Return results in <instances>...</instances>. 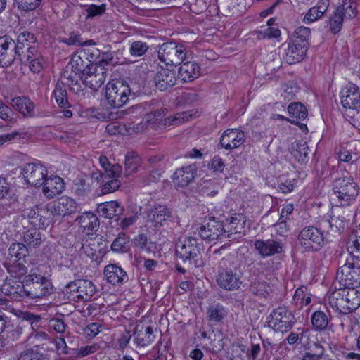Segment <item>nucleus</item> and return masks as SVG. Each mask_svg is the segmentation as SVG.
<instances>
[{
    "label": "nucleus",
    "mask_w": 360,
    "mask_h": 360,
    "mask_svg": "<svg viewBox=\"0 0 360 360\" xmlns=\"http://www.w3.org/2000/svg\"><path fill=\"white\" fill-rule=\"evenodd\" d=\"M22 284V287L18 286L15 289L6 283L2 286V290L14 300H20L23 297L41 299L49 296L53 290L52 283L49 278L35 273L25 276Z\"/></svg>",
    "instance_id": "f257e3e1"
},
{
    "label": "nucleus",
    "mask_w": 360,
    "mask_h": 360,
    "mask_svg": "<svg viewBox=\"0 0 360 360\" xmlns=\"http://www.w3.org/2000/svg\"><path fill=\"white\" fill-rule=\"evenodd\" d=\"M243 273L233 261V257L228 256L221 259L216 275L217 285L227 291L238 290L243 284Z\"/></svg>",
    "instance_id": "f03ea898"
},
{
    "label": "nucleus",
    "mask_w": 360,
    "mask_h": 360,
    "mask_svg": "<svg viewBox=\"0 0 360 360\" xmlns=\"http://www.w3.org/2000/svg\"><path fill=\"white\" fill-rule=\"evenodd\" d=\"M328 301L333 308L346 314L360 306V293L354 288L339 289L329 295Z\"/></svg>",
    "instance_id": "7ed1b4c3"
},
{
    "label": "nucleus",
    "mask_w": 360,
    "mask_h": 360,
    "mask_svg": "<svg viewBox=\"0 0 360 360\" xmlns=\"http://www.w3.org/2000/svg\"><path fill=\"white\" fill-rule=\"evenodd\" d=\"M35 35L27 30L22 32L17 37L15 54L19 57L20 60L25 64L28 63L34 58L41 57L37 46Z\"/></svg>",
    "instance_id": "20e7f679"
},
{
    "label": "nucleus",
    "mask_w": 360,
    "mask_h": 360,
    "mask_svg": "<svg viewBox=\"0 0 360 360\" xmlns=\"http://www.w3.org/2000/svg\"><path fill=\"white\" fill-rule=\"evenodd\" d=\"M187 54L185 45L175 41L163 43L158 51V58L166 65H180L184 61Z\"/></svg>",
    "instance_id": "39448f33"
},
{
    "label": "nucleus",
    "mask_w": 360,
    "mask_h": 360,
    "mask_svg": "<svg viewBox=\"0 0 360 360\" xmlns=\"http://www.w3.org/2000/svg\"><path fill=\"white\" fill-rule=\"evenodd\" d=\"M131 89L128 84L115 80L108 83L105 89V98L113 108L122 107L129 100Z\"/></svg>",
    "instance_id": "423d86ee"
},
{
    "label": "nucleus",
    "mask_w": 360,
    "mask_h": 360,
    "mask_svg": "<svg viewBox=\"0 0 360 360\" xmlns=\"http://www.w3.org/2000/svg\"><path fill=\"white\" fill-rule=\"evenodd\" d=\"M333 191L340 205H349L358 195L359 188L351 177L337 179L333 182Z\"/></svg>",
    "instance_id": "0eeeda50"
},
{
    "label": "nucleus",
    "mask_w": 360,
    "mask_h": 360,
    "mask_svg": "<svg viewBox=\"0 0 360 360\" xmlns=\"http://www.w3.org/2000/svg\"><path fill=\"white\" fill-rule=\"evenodd\" d=\"M204 250L202 243L195 237L190 236L179 240L176 244V255L183 262L195 260Z\"/></svg>",
    "instance_id": "6e6552de"
},
{
    "label": "nucleus",
    "mask_w": 360,
    "mask_h": 360,
    "mask_svg": "<svg viewBox=\"0 0 360 360\" xmlns=\"http://www.w3.org/2000/svg\"><path fill=\"white\" fill-rule=\"evenodd\" d=\"M271 319L269 321L275 331L286 333L291 330L295 323V316L285 307H278L270 314Z\"/></svg>",
    "instance_id": "1a4fd4ad"
},
{
    "label": "nucleus",
    "mask_w": 360,
    "mask_h": 360,
    "mask_svg": "<svg viewBox=\"0 0 360 360\" xmlns=\"http://www.w3.org/2000/svg\"><path fill=\"white\" fill-rule=\"evenodd\" d=\"M300 245L307 251H316L323 245V233L315 226L304 228L298 235Z\"/></svg>",
    "instance_id": "9d476101"
},
{
    "label": "nucleus",
    "mask_w": 360,
    "mask_h": 360,
    "mask_svg": "<svg viewBox=\"0 0 360 360\" xmlns=\"http://www.w3.org/2000/svg\"><path fill=\"white\" fill-rule=\"evenodd\" d=\"M20 174L27 184L32 186H41L47 177V169L39 162H32L23 165Z\"/></svg>",
    "instance_id": "9b49d317"
},
{
    "label": "nucleus",
    "mask_w": 360,
    "mask_h": 360,
    "mask_svg": "<svg viewBox=\"0 0 360 360\" xmlns=\"http://www.w3.org/2000/svg\"><path fill=\"white\" fill-rule=\"evenodd\" d=\"M98 50L95 49L92 52L89 53L86 51H81L73 55L70 63V69L75 70V72L82 73V76L86 74L89 68L92 63L96 61L98 56Z\"/></svg>",
    "instance_id": "f8f14e48"
},
{
    "label": "nucleus",
    "mask_w": 360,
    "mask_h": 360,
    "mask_svg": "<svg viewBox=\"0 0 360 360\" xmlns=\"http://www.w3.org/2000/svg\"><path fill=\"white\" fill-rule=\"evenodd\" d=\"M106 75V69L102 65L91 64L81 79L86 86L96 90L104 84Z\"/></svg>",
    "instance_id": "ddd939ff"
},
{
    "label": "nucleus",
    "mask_w": 360,
    "mask_h": 360,
    "mask_svg": "<svg viewBox=\"0 0 360 360\" xmlns=\"http://www.w3.org/2000/svg\"><path fill=\"white\" fill-rule=\"evenodd\" d=\"M26 213L30 223L35 228L45 229L51 223V213L42 205L27 208Z\"/></svg>",
    "instance_id": "4468645a"
},
{
    "label": "nucleus",
    "mask_w": 360,
    "mask_h": 360,
    "mask_svg": "<svg viewBox=\"0 0 360 360\" xmlns=\"http://www.w3.org/2000/svg\"><path fill=\"white\" fill-rule=\"evenodd\" d=\"M198 231L202 239L211 242L224 236L226 229L221 221L215 218H210L205 224L198 229Z\"/></svg>",
    "instance_id": "2eb2a0df"
},
{
    "label": "nucleus",
    "mask_w": 360,
    "mask_h": 360,
    "mask_svg": "<svg viewBox=\"0 0 360 360\" xmlns=\"http://www.w3.org/2000/svg\"><path fill=\"white\" fill-rule=\"evenodd\" d=\"M146 213L147 221L153 223L155 227L162 226L174 219L172 210L163 205H155L149 208Z\"/></svg>",
    "instance_id": "dca6fc26"
},
{
    "label": "nucleus",
    "mask_w": 360,
    "mask_h": 360,
    "mask_svg": "<svg viewBox=\"0 0 360 360\" xmlns=\"http://www.w3.org/2000/svg\"><path fill=\"white\" fill-rule=\"evenodd\" d=\"M153 79L156 88L162 91L174 86L177 80L174 69L162 66L157 68Z\"/></svg>",
    "instance_id": "f3484780"
},
{
    "label": "nucleus",
    "mask_w": 360,
    "mask_h": 360,
    "mask_svg": "<svg viewBox=\"0 0 360 360\" xmlns=\"http://www.w3.org/2000/svg\"><path fill=\"white\" fill-rule=\"evenodd\" d=\"M308 47L290 39L286 48L284 49L283 59L287 63L292 65L302 61L307 53Z\"/></svg>",
    "instance_id": "a211bd4d"
},
{
    "label": "nucleus",
    "mask_w": 360,
    "mask_h": 360,
    "mask_svg": "<svg viewBox=\"0 0 360 360\" xmlns=\"http://www.w3.org/2000/svg\"><path fill=\"white\" fill-rule=\"evenodd\" d=\"M111 170H108L105 177L101 182L102 194H107L117 191L120 186L119 178L122 172V167L118 164L111 167Z\"/></svg>",
    "instance_id": "6ab92c4d"
},
{
    "label": "nucleus",
    "mask_w": 360,
    "mask_h": 360,
    "mask_svg": "<svg viewBox=\"0 0 360 360\" xmlns=\"http://www.w3.org/2000/svg\"><path fill=\"white\" fill-rule=\"evenodd\" d=\"M245 141V134L238 129H227L221 136L220 144L226 150L238 148Z\"/></svg>",
    "instance_id": "aec40b11"
},
{
    "label": "nucleus",
    "mask_w": 360,
    "mask_h": 360,
    "mask_svg": "<svg viewBox=\"0 0 360 360\" xmlns=\"http://www.w3.org/2000/svg\"><path fill=\"white\" fill-rule=\"evenodd\" d=\"M153 112L155 115V121L158 127L160 124H162L165 127L178 125L185 121H188L193 116V115L189 112H182L164 118L167 112L165 108H161Z\"/></svg>",
    "instance_id": "412c9836"
},
{
    "label": "nucleus",
    "mask_w": 360,
    "mask_h": 360,
    "mask_svg": "<svg viewBox=\"0 0 360 360\" xmlns=\"http://www.w3.org/2000/svg\"><path fill=\"white\" fill-rule=\"evenodd\" d=\"M254 245L259 255L264 258L280 254L283 251V244L273 239L257 240Z\"/></svg>",
    "instance_id": "4be33fe9"
},
{
    "label": "nucleus",
    "mask_w": 360,
    "mask_h": 360,
    "mask_svg": "<svg viewBox=\"0 0 360 360\" xmlns=\"http://www.w3.org/2000/svg\"><path fill=\"white\" fill-rule=\"evenodd\" d=\"M341 103L345 108H356L360 106V91L359 87L350 84L340 92Z\"/></svg>",
    "instance_id": "5701e85b"
},
{
    "label": "nucleus",
    "mask_w": 360,
    "mask_h": 360,
    "mask_svg": "<svg viewBox=\"0 0 360 360\" xmlns=\"http://www.w3.org/2000/svg\"><path fill=\"white\" fill-rule=\"evenodd\" d=\"M197 172L195 164L182 167L176 170L172 180L176 186L185 187L194 179Z\"/></svg>",
    "instance_id": "b1692460"
},
{
    "label": "nucleus",
    "mask_w": 360,
    "mask_h": 360,
    "mask_svg": "<svg viewBox=\"0 0 360 360\" xmlns=\"http://www.w3.org/2000/svg\"><path fill=\"white\" fill-rule=\"evenodd\" d=\"M16 43L7 37L0 38V67H8L15 60Z\"/></svg>",
    "instance_id": "393cba45"
},
{
    "label": "nucleus",
    "mask_w": 360,
    "mask_h": 360,
    "mask_svg": "<svg viewBox=\"0 0 360 360\" xmlns=\"http://www.w3.org/2000/svg\"><path fill=\"white\" fill-rule=\"evenodd\" d=\"M107 281L113 285H121L128 281L125 271L117 264H108L104 269Z\"/></svg>",
    "instance_id": "a878e982"
},
{
    "label": "nucleus",
    "mask_w": 360,
    "mask_h": 360,
    "mask_svg": "<svg viewBox=\"0 0 360 360\" xmlns=\"http://www.w3.org/2000/svg\"><path fill=\"white\" fill-rule=\"evenodd\" d=\"M290 118L288 121L299 125L302 131L307 130L306 124L300 123L307 117V109L301 103H290L288 108Z\"/></svg>",
    "instance_id": "bb28decb"
},
{
    "label": "nucleus",
    "mask_w": 360,
    "mask_h": 360,
    "mask_svg": "<svg viewBox=\"0 0 360 360\" xmlns=\"http://www.w3.org/2000/svg\"><path fill=\"white\" fill-rule=\"evenodd\" d=\"M180 65L179 77L184 82H192L200 76V67L196 62L183 61Z\"/></svg>",
    "instance_id": "cd10ccee"
},
{
    "label": "nucleus",
    "mask_w": 360,
    "mask_h": 360,
    "mask_svg": "<svg viewBox=\"0 0 360 360\" xmlns=\"http://www.w3.org/2000/svg\"><path fill=\"white\" fill-rule=\"evenodd\" d=\"M11 105L25 117H33L36 115L35 105L27 97H15L11 100Z\"/></svg>",
    "instance_id": "c85d7f7f"
},
{
    "label": "nucleus",
    "mask_w": 360,
    "mask_h": 360,
    "mask_svg": "<svg viewBox=\"0 0 360 360\" xmlns=\"http://www.w3.org/2000/svg\"><path fill=\"white\" fill-rule=\"evenodd\" d=\"M76 201L68 196H63L54 202L53 212L58 216H66L77 212Z\"/></svg>",
    "instance_id": "c756f323"
},
{
    "label": "nucleus",
    "mask_w": 360,
    "mask_h": 360,
    "mask_svg": "<svg viewBox=\"0 0 360 360\" xmlns=\"http://www.w3.org/2000/svg\"><path fill=\"white\" fill-rule=\"evenodd\" d=\"M99 214L105 218L116 220L123 214V207L117 201H110L101 203L97 207Z\"/></svg>",
    "instance_id": "7c9ffc66"
},
{
    "label": "nucleus",
    "mask_w": 360,
    "mask_h": 360,
    "mask_svg": "<svg viewBox=\"0 0 360 360\" xmlns=\"http://www.w3.org/2000/svg\"><path fill=\"white\" fill-rule=\"evenodd\" d=\"M330 0H319L316 4L306 13L302 22L305 24L312 23L320 19L328 11Z\"/></svg>",
    "instance_id": "2f4dec72"
},
{
    "label": "nucleus",
    "mask_w": 360,
    "mask_h": 360,
    "mask_svg": "<svg viewBox=\"0 0 360 360\" xmlns=\"http://www.w3.org/2000/svg\"><path fill=\"white\" fill-rule=\"evenodd\" d=\"M43 185V193L49 198H53L56 195L61 193L65 188L63 179L58 176L45 178Z\"/></svg>",
    "instance_id": "473e14b6"
},
{
    "label": "nucleus",
    "mask_w": 360,
    "mask_h": 360,
    "mask_svg": "<svg viewBox=\"0 0 360 360\" xmlns=\"http://www.w3.org/2000/svg\"><path fill=\"white\" fill-rule=\"evenodd\" d=\"M134 341L137 347H146L153 342L155 340V335L152 326L146 328L137 326L134 332Z\"/></svg>",
    "instance_id": "72a5a7b5"
},
{
    "label": "nucleus",
    "mask_w": 360,
    "mask_h": 360,
    "mask_svg": "<svg viewBox=\"0 0 360 360\" xmlns=\"http://www.w3.org/2000/svg\"><path fill=\"white\" fill-rule=\"evenodd\" d=\"M28 255L29 248L24 243H13L8 248L7 260L12 261V259H14V261L17 262H26L25 258Z\"/></svg>",
    "instance_id": "f704fd0d"
},
{
    "label": "nucleus",
    "mask_w": 360,
    "mask_h": 360,
    "mask_svg": "<svg viewBox=\"0 0 360 360\" xmlns=\"http://www.w3.org/2000/svg\"><path fill=\"white\" fill-rule=\"evenodd\" d=\"M227 224L226 225V233H228V237L229 238L232 234L239 233L243 231L245 221L244 217L240 214H235L229 219H226Z\"/></svg>",
    "instance_id": "c9c22d12"
},
{
    "label": "nucleus",
    "mask_w": 360,
    "mask_h": 360,
    "mask_svg": "<svg viewBox=\"0 0 360 360\" xmlns=\"http://www.w3.org/2000/svg\"><path fill=\"white\" fill-rule=\"evenodd\" d=\"M83 252L93 261L97 262L101 257V248L96 240L89 239L82 243Z\"/></svg>",
    "instance_id": "e433bc0d"
},
{
    "label": "nucleus",
    "mask_w": 360,
    "mask_h": 360,
    "mask_svg": "<svg viewBox=\"0 0 360 360\" xmlns=\"http://www.w3.org/2000/svg\"><path fill=\"white\" fill-rule=\"evenodd\" d=\"M3 265L11 277L20 279L27 276V268L21 262L6 260Z\"/></svg>",
    "instance_id": "4c0bfd02"
},
{
    "label": "nucleus",
    "mask_w": 360,
    "mask_h": 360,
    "mask_svg": "<svg viewBox=\"0 0 360 360\" xmlns=\"http://www.w3.org/2000/svg\"><path fill=\"white\" fill-rule=\"evenodd\" d=\"M77 288L79 290V300L83 301L89 300L96 292V287L93 283L89 280H77Z\"/></svg>",
    "instance_id": "58836bf2"
},
{
    "label": "nucleus",
    "mask_w": 360,
    "mask_h": 360,
    "mask_svg": "<svg viewBox=\"0 0 360 360\" xmlns=\"http://www.w3.org/2000/svg\"><path fill=\"white\" fill-rule=\"evenodd\" d=\"M24 244L29 248H37L42 243V237L38 228L27 230L23 235Z\"/></svg>",
    "instance_id": "ea45409f"
},
{
    "label": "nucleus",
    "mask_w": 360,
    "mask_h": 360,
    "mask_svg": "<svg viewBox=\"0 0 360 360\" xmlns=\"http://www.w3.org/2000/svg\"><path fill=\"white\" fill-rule=\"evenodd\" d=\"M250 291L257 296L265 297L271 291V287L262 277H256L250 281Z\"/></svg>",
    "instance_id": "a19ab883"
},
{
    "label": "nucleus",
    "mask_w": 360,
    "mask_h": 360,
    "mask_svg": "<svg viewBox=\"0 0 360 360\" xmlns=\"http://www.w3.org/2000/svg\"><path fill=\"white\" fill-rule=\"evenodd\" d=\"M78 220L79 226L89 231H96L99 226L98 217L91 212L83 213Z\"/></svg>",
    "instance_id": "79ce46f5"
},
{
    "label": "nucleus",
    "mask_w": 360,
    "mask_h": 360,
    "mask_svg": "<svg viewBox=\"0 0 360 360\" xmlns=\"http://www.w3.org/2000/svg\"><path fill=\"white\" fill-rule=\"evenodd\" d=\"M292 154L298 162H307L309 154V147L307 142L300 140L293 143L292 145Z\"/></svg>",
    "instance_id": "37998d69"
},
{
    "label": "nucleus",
    "mask_w": 360,
    "mask_h": 360,
    "mask_svg": "<svg viewBox=\"0 0 360 360\" xmlns=\"http://www.w3.org/2000/svg\"><path fill=\"white\" fill-rule=\"evenodd\" d=\"M226 316L227 311L223 306L219 304L210 305L207 309V317L209 321L219 322Z\"/></svg>",
    "instance_id": "c03bdc74"
},
{
    "label": "nucleus",
    "mask_w": 360,
    "mask_h": 360,
    "mask_svg": "<svg viewBox=\"0 0 360 360\" xmlns=\"http://www.w3.org/2000/svg\"><path fill=\"white\" fill-rule=\"evenodd\" d=\"M311 322L314 330H324L328 324V315L322 311H316L311 315Z\"/></svg>",
    "instance_id": "a18cd8bd"
},
{
    "label": "nucleus",
    "mask_w": 360,
    "mask_h": 360,
    "mask_svg": "<svg viewBox=\"0 0 360 360\" xmlns=\"http://www.w3.org/2000/svg\"><path fill=\"white\" fill-rule=\"evenodd\" d=\"M55 100L60 108H66L70 104L68 101V94L63 83L58 82L53 91Z\"/></svg>",
    "instance_id": "49530a36"
},
{
    "label": "nucleus",
    "mask_w": 360,
    "mask_h": 360,
    "mask_svg": "<svg viewBox=\"0 0 360 360\" xmlns=\"http://www.w3.org/2000/svg\"><path fill=\"white\" fill-rule=\"evenodd\" d=\"M310 37L311 30L305 26H300L295 30L291 39L302 44H304L309 47Z\"/></svg>",
    "instance_id": "de8ad7c7"
},
{
    "label": "nucleus",
    "mask_w": 360,
    "mask_h": 360,
    "mask_svg": "<svg viewBox=\"0 0 360 360\" xmlns=\"http://www.w3.org/2000/svg\"><path fill=\"white\" fill-rule=\"evenodd\" d=\"M129 238L124 233H120L111 244V250L116 252H125L128 250Z\"/></svg>",
    "instance_id": "09e8293b"
},
{
    "label": "nucleus",
    "mask_w": 360,
    "mask_h": 360,
    "mask_svg": "<svg viewBox=\"0 0 360 360\" xmlns=\"http://www.w3.org/2000/svg\"><path fill=\"white\" fill-rule=\"evenodd\" d=\"M347 250L350 254L356 258H360V231L353 233L347 243Z\"/></svg>",
    "instance_id": "8fccbe9b"
},
{
    "label": "nucleus",
    "mask_w": 360,
    "mask_h": 360,
    "mask_svg": "<svg viewBox=\"0 0 360 360\" xmlns=\"http://www.w3.org/2000/svg\"><path fill=\"white\" fill-rule=\"evenodd\" d=\"M143 105L139 104L136 105L132 108V112L135 113H139L141 116H142L143 121L148 124V126H150L152 128H155L158 127L157 122L155 121V115L153 111L149 112H143Z\"/></svg>",
    "instance_id": "3c124183"
},
{
    "label": "nucleus",
    "mask_w": 360,
    "mask_h": 360,
    "mask_svg": "<svg viewBox=\"0 0 360 360\" xmlns=\"http://www.w3.org/2000/svg\"><path fill=\"white\" fill-rule=\"evenodd\" d=\"M133 243L136 248L146 252H152L155 248L154 243L149 241L148 237L144 233H140L135 236L133 239Z\"/></svg>",
    "instance_id": "603ef678"
},
{
    "label": "nucleus",
    "mask_w": 360,
    "mask_h": 360,
    "mask_svg": "<svg viewBox=\"0 0 360 360\" xmlns=\"http://www.w3.org/2000/svg\"><path fill=\"white\" fill-rule=\"evenodd\" d=\"M344 19H346L345 15L340 13L337 9L330 16L329 19V25L330 32L333 34H338L341 30Z\"/></svg>",
    "instance_id": "864d4df0"
},
{
    "label": "nucleus",
    "mask_w": 360,
    "mask_h": 360,
    "mask_svg": "<svg viewBox=\"0 0 360 360\" xmlns=\"http://www.w3.org/2000/svg\"><path fill=\"white\" fill-rule=\"evenodd\" d=\"M342 4L336 9L345 15L346 19H351L357 15L356 5L354 1H342Z\"/></svg>",
    "instance_id": "5fc2aeb1"
},
{
    "label": "nucleus",
    "mask_w": 360,
    "mask_h": 360,
    "mask_svg": "<svg viewBox=\"0 0 360 360\" xmlns=\"http://www.w3.org/2000/svg\"><path fill=\"white\" fill-rule=\"evenodd\" d=\"M354 264L353 262H347L344 265L340 267L337 272V278L341 281H351L354 278Z\"/></svg>",
    "instance_id": "6e6d98bb"
},
{
    "label": "nucleus",
    "mask_w": 360,
    "mask_h": 360,
    "mask_svg": "<svg viewBox=\"0 0 360 360\" xmlns=\"http://www.w3.org/2000/svg\"><path fill=\"white\" fill-rule=\"evenodd\" d=\"M18 360H46V357L39 352L38 347L34 346L22 352Z\"/></svg>",
    "instance_id": "4d7b16f0"
},
{
    "label": "nucleus",
    "mask_w": 360,
    "mask_h": 360,
    "mask_svg": "<svg viewBox=\"0 0 360 360\" xmlns=\"http://www.w3.org/2000/svg\"><path fill=\"white\" fill-rule=\"evenodd\" d=\"M90 190L89 185L86 184V180L77 178L74 180L72 186V191L78 196L85 195Z\"/></svg>",
    "instance_id": "13d9d810"
},
{
    "label": "nucleus",
    "mask_w": 360,
    "mask_h": 360,
    "mask_svg": "<svg viewBox=\"0 0 360 360\" xmlns=\"http://www.w3.org/2000/svg\"><path fill=\"white\" fill-rule=\"evenodd\" d=\"M19 10L32 11L37 8L42 0H14Z\"/></svg>",
    "instance_id": "bf43d9fd"
},
{
    "label": "nucleus",
    "mask_w": 360,
    "mask_h": 360,
    "mask_svg": "<svg viewBox=\"0 0 360 360\" xmlns=\"http://www.w3.org/2000/svg\"><path fill=\"white\" fill-rule=\"evenodd\" d=\"M148 48L149 46L146 42L136 41L131 43L129 52L132 56L141 57L147 52Z\"/></svg>",
    "instance_id": "052dcab7"
},
{
    "label": "nucleus",
    "mask_w": 360,
    "mask_h": 360,
    "mask_svg": "<svg viewBox=\"0 0 360 360\" xmlns=\"http://www.w3.org/2000/svg\"><path fill=\"white\" fill-rule=\"evenodd\" d=\"M69 66H67L65 71L63 73V77L68 80L69 86H77L76 91H81L80 85H78L79 79H81L82 73L75 72V70L69 72ZM73 90H75L74 87H72Z\"/></svg>",
    "instance_id": "680f3d73"
},
{
    "label": "nucleus",
    "mask_w": 360,
    "mask_h": 360,
    "mask_svg": "<svg viewBox=\"0 0 360 360\" xmlns=\"http://www.w3.org/2000/svg\"><path fill=\"white\" fill-rule=\"evenodd\" d=\"M86 15V18H94L97 16H101L105 11V4H102L101 5L91 4L87 7L85 10Z\"/></svg>",
    "instance_id": "e2e57ef3"
},
{
    "label": "nucleus",
    "mask_w": 360,
    "mask_h": 360,
    "mask_svg": "<svg viewBox=\"0 0 360 360\" xmlns=\"http://www.w3.org/2000/svg\"><path fill=\"white\" fill-rule=\"evenodd\" d=\"M77 280L69 283L68 285H66L63 289V293L65 296H67V298L69 300H79V290L78 288H77Z\"/></svg>",
    "instance_id": "0e129e2a"
},
{
    "label": "nucleus",
    "mask_w": 360,
    "mask_h": 360,
    "mask_svg": "<svg viewBox=\"0 0 360 360\" xmlns=\"http://www.w3.org/2000/svg\"><path fill=\"white\" fill-rule=\"evenodd\" d=\"M345 220L340 217H332L330 220L323 221V226L328 225L332 232H339L344 228Z\"/></svg>",
    "instance_id": "69168bd1"
},
{
    "label": "nucleus",
    "mask_w": 360,
    "mask_h": 360,
    "mask_svg": "<svg viewBox=\"0 0 360 360\" xmlns=\"http://www.w3.org/2000/svg\"><path fill=\"white\" fill-rule=\"evenodd\" d=\"M14 112L13 110L5 104L0 103V117L7 122H14L15 118L13 117Z\"/></svg>",
    "instance_id": "338daca9"
},
{
    "label": "nucleus",
    "mask_w": 360,
    "mask_h": 360,
    "mask_svg": "<svg viewBox=\"0 0 360 360\" xmlns=\"http://www.w3.org/2000/svg\"><path fill=\"white\" fill-rule=\"evenodd\" d=\"M101 327L100 323L95 322L86 326L84 330L88 338H93L99 333Z\"/></svg>",
    "instance_id": "774afa93"
}]
</instances>
